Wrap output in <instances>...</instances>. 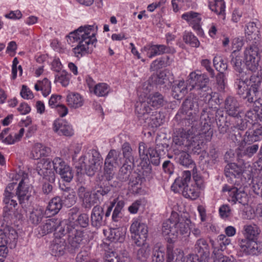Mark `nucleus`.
Here are the masks:
<instances>
[{
  "mask_svg": "<svg viewBox=\"0 0 262 262\" xmlns=\"http://www.w3.org/2000/svg\"><path fill=\"white\" fill-rule=\"evenodd\" d=\"M220 134H225L230 125L228 117L223 111L216 107H209L203 109L200 117L199 124L202 126V133L205 134L208 140H211L213 135L212 125L214 118Z\"/></svg>",
  "mask_w": 262,
  "mask_h": 262,
  "instance_id": "obj_2",
  "label": "nucleus"
},
{
  "mask_svg": "<svg viewBox=\"0 0 262 262\" xmlns=\"http://www.w3.org/2000/svg\"><path fill=\"white\" fill-rule=\"evenodd\" d=\"M7 242L6 235L2 231H0V262L4 261L8 253L7 247H6Z\"/></svg>",
  "mask_w": 262,
  "mask_h": 262,
  "instance_id": "obj_51",
  "label": "nucleus"
},
{
  "mask_svg": "<svg viewBox=\"0 0 262 262\" xmlns=\"http://www.w3.org/2000/svg\"><path fill=\"white\" fill-rule=\"evenodd\" d=\"M213 66L220 73L226 71L228 68L227 61L220 56H215L213 60Z\"/></svg>",
  "mask_w": 262,
  "mask_h": 262,
  "instance_id": "obj_57",
  "label": "nucleus"
},
{
  "mask_svg": "<svg viewBox=\"0 0 262 262\" xmlns=\"http://www.w3.org/2000/svg\"><path fill=\"white\" fill-rule=\"evenodd\" d=\"M70 75L65 71H62L55 76L54 82H60L62 86H66L69 84Z\"/></svg>",
  "mask_w": 262,
  "mask_h": 262,
  "instance_id": "obj_61",
  "label": "nucleus"
},
{
  "mask_svg": "<svg viewBox=\"0 0 262 262\" xmlns=\"http://www.w3.org/2000/svg\"><path fill=\"white\" fill-rule=\"evenodd\" d=\"M116 167V166L111 164L110 162H107L105 161L104 176H103L105 180L110 181L113 179Z\"/></svg>",
  "mask_w": 262,
  "mask_h": 262,
  "instance_id": "obj_54",
  "label": "nucleus"
},
{
  "mask_svg": "<svg viewBox=\"0 0 262 262\" xmlns=\"http://www.w3.org/2000/svg\"><path fill=\"white\" fill-rule=\"evenodd\" d=\"M110 90V86L105 83H99L95 85L93 89L94 93L99 97L105 96Z\"/></svg>",
  "mask_w": 262,
  "mask_h": 262,
  "instance_id": "obj_55",
  "label": "nucleus"
},
{
  "mask_svg": "<svg viewBox=\"0 0 262 262\" xmlns=\"http://www.w3.org/2000/svg\"><path fill=\"white\" fill-rule=\"evenodd\" d=\"M174 154L177 155L176 158L177 162L181 165L186 167H194L195 166V163L192 160L190 155L186 151L181 149H176L174 148Z\"/></svg>",
  "mask_w": 262,
  "mask_h": 262,
  "instance_id": "obj_28",
  "label": "nucleus"
},
{
  "mask_svg": "<svg viewBox=\"0 0 262 262\" xmlns=\"http://www.w3.org/2000/svg\"><path fill=\"white\" fill-rule=\"evenodd\" d=\"M123 155L125 159V161L135 162L134 157L132 155V149L127 142H125L122 146Z\"/></svg>",
  "mask_w": 262,
  "mask_h": 262,
  "instance_id": "obj_60",
  "label": "nucleus"
},
{
  "mask_svg": "<svg viewBox=\"0 0 262 262\" xmlns=\"http://www.w3.org/2000/svg\"><path fill=\"white\" fill-rule=\"evenodd\" d=\"M104 206L99 205L95 206L91 213V225L97 229L104 226L106 223L105 212L104 210Z\"/></svg>",
  "mask_w": 262,
  "mask_h": 262,
  "instance_id": "obj_16",
  "label": "nucleus"
},
{
  "mask_svg": "<svg viewBox=\"0 0 262 262\" xmlns=\"http://www.w3.org/2000/svg\"><path fill=\"white\" fill-rule=\"evenodd\" d=\"M77 193L82 207L85 209H90L95 204L101 202L93 190L91 191L84 186L79 187Z\"/></svg>",
  "mask_w": 262,
  "mask_h": 262,
  "instance_id": "obj_11",
  "label": "nucleus"
},
{
  "mask_svg": "<svg viewBox=\"0 0 262 262\" xmlns=\"http://www.w3.org/2000/svg\"><path fill=\"white\" fill-rule=\"evenodd\" d=\"M122 157L120 152L115 149L111 150L107 155L105 161L110 162L112 165L117 166L121 164Z\"/></svg>",
  "mask_w": 262,
  "mask_h": 262,
  "instance_id": "obj_43",
  "label": "nucleus"
},
{
  "mask_svg": "<svg viewBox=\"0 0 262 262\" xmlns=\"http://www.w3.org/2000/svg\"><path fill=\"white\" fill-rule=\"evenodd\" d=\"M113 188V185L109 181L104 179L101 176L96 180L95 185L93 188V191L99 197L101 202L103 201L104 196H107Z\"/></svg>",
  "mask_w": 262,
  "mask_h": 262,
  "instance_id": "obj_15",
  "label": "nucleus"
},
{
  "mask_svg": "<svg viewBox=\"0 0 262 262\" xmlns=\"http://www.w3.org/2000/svg\"><path fill=\"white\" fill-rule=\"evenodd\" d=\"M230 198L231 201L234 203L238 202L244 205L247 204V194L243 191H239L237 188L233 189V191L231 192V196Z\"/></svg>",
  "mask_w": 262,
  "mask_h": 262,
  "instance_id": "obj_44",
  "label": "nucleus"
},
{
  "mask_svg": "<svg viewBox=\"0 0 262 262\" xmlns=\"http://www.w3.org/2000/svg\"><path fill=\"white\" fill-rule=\"evenodd\" d=\"M194 251L200 257L201 262H209L210 248L205 238H200L196 241L194 246Z\"/></svg>",
  "mask_w": 262,
  "mask_h": 262,
  "instance_id": "obj_17",
  "label": "nucleus"
},
{
  "mask_svg": "<svg viewBox=\"0 0 262 262\" xmlns=\"http://www.w3.org/2000/svg\"><path fill=\"white\" fill-rule=\"evenodd\" d=\"M142 246V247L137 251V259L139 262H146L149 256L150 249L149 247L145 244Z\"/></svg>",
  "mask_w": 262,
  "mask_h": 262,
  "instance_id": "obj_53",
  "label": "nucleus"
},
{
  "mask_svg": "<svg viewBox=\"0 0 262 262\" xmlns=\"http://www.w3.org/2000/svg\"><path fill=\"white\" fill-rule=\"evenodd\" d=\"M224 173L226 177L239 178L243 173V169L242 167L232 163L226 166Z\"/></svg>",
  "mask_w": 262,
  "mask_h": 262,
  "instance_id": "obj_36",
  "label": "nucleus"
},
{
  "mask_svg": "<svg viewBox=\"0 0 262 262\" xmlns=\"http://www.w3.org/2000/svg\"><path fill=\"white\" fill-rule=\"evenodd\" d=\"M239 104L237 99L231 96H227L224 101V108L226 113L230 116L238 118L241 117L239 112Z\"/></svg>",
  "mask_w": 262,
  "mask_h": 262,
  "instance_id": "obj_23",
  "label": "nucleus"
},
{
  "mask_svg": "<svg viewBox=\"0 0 262 262\" xmlns=\"http://www.w3.org/2000/svg\"><path fill=\"white\" fill-rule=\"evenodd\" d=\"M167 262H185L183 252L179 249L173 251L168 250Z\"/></svg>",
  "mask_w": 262,
  "mask_h": 262,
  "instance_id": "obj_42",
  "label": "nucleus"
},
{
  "mask_svg": "<svg viewBox=\"0 0 262 262\" xmlns=\"http://www.w3.org/2000/svg\"><path fill=\"white\" fill-rule=\"evenodd\" d=\"M103 163L100 153L95 149L91 150L88 156H82L79 160L81 170H84L89 176H93L100 170Z\"/></svg>",
  "mask_w": 262,
  "mask_h": 262,
  "instance_id": "obj_8",
  "label": "nucleus"
},
{
  "mask_svg": "<svg viewBox=\"0 0 262 262\" xmlns=\"http://www.w3.org/2000/svg\"><path fill=\"white\" fill-rule=\"evenodd\" d=\"M191 174L189 170L184 171L181 178L176 179L172 187H178L180 189H181L184 186L191 184Z\"/></svg>",
  "mask_w": 262,
  "mask_h": 262,
  "instance_id": "obj_45",
  "label": "nucleus"
},
{
  "mask_svg": "<svg viewBox=\"0 0 262 262\" xmlns=\"http://www.w3.org/2000/svg\"><path fill=\"white\" fill-rule=\"evenodd\" d=\"M254 239H242L239 241L238 245L241 250L247 255H250L252 246Z\"/></svg>",
  "mask_w": 262,
  "mask_h": 262,
  "instance_id": "obj_58",
  "label": "nucleus"
},
{
  "mask_svg": "<svg viewBox=\"0 0 262 262\" xmlns=\"http://www.w3.org/2000/svg\"><path fill=\"white\" fill-rule=\"evenodd\" d=\"M182 194L186 198L191 200H195L199 196L198 188L192 183L183 186Z\"/></svg>",
  "mask_w": 262,
  "mask_h": 262,
  "instance_id": "obj_40",
  "label": "nucleus"
},
{
  "mask_svg": "<svg viewBox=\"0 0 262 262\" xmlns=\"http://www.w3.org/2000/svg\"><path fill=\"white\" fill-rule=\"evenodd\" d=\"M51 167V160L49 159H42L37 164L36 170L38 174L42 177L44 180L54 183L55 176Z\"/></svg>",
  "mask_w": 262,
  "mask_h": 262,
  "instance_id": "obj_14",
  "label": "nucleus"
},
{
  "mask_svg": "<svg viewBox=\"0 0 262 262\" xmlns=\"http://www.w3.org/2000/svg\"><path fill=\"white\" fill-rule=\"evenodd\" d=\"M261 52L257 45H252L247 47L244 52V60L247 69L255 72L260 60Z\"/></svg>",
  "mask_w": 262,
  "mask_h": 262,
  "instance_id": "obj_9",
  "label": "nucleus"
},
{
  "mask_svg": "<svg viewBox=\"0 0 262 262\" xmlns=\"http://www.w3.org/2000/svg\"><path fill=\"white\" fill-rule=\"evenodd\" d=\"M57 224L58 222L57 220L47 219L43 222V224L39 226V232H40L39 233L41 235L43 236L55 231Z\"/></svg>",
  "mask_w": 262,
  "mask_h": 262,
  "instance_id": "obj_37",
  "label": "nucleus"
},
{
  "mask_svg": "<svg viewBox=\"0 0 262 262\" xmlns=\"http://www.w3.org/2000/svg\"><path fill=\"white\" fill-rule=\"evenodd\" d=\"M182 18L186 20L199 35H203V31L200 24L201 18L199 13L189 11L182 14Z\"/></svg>",
  "mask_w": 262,
  "mask_h": 262,
  "instance_id": "obj_22",
  "label": "nucleus"
},
{
  "mask_svg": "<svg viewBox=\"0 0 262 262\" xmlns=\"http://www.w3.org/2000/svg\"><path fill=\"white\" fill-rule=\"evenodd\" d=\"M184 41L192 47L198 48L200 46V41L196 36L191 32L185 31L183 36Z\"/></svg>",
  "mask_w": 262,
  "mask_h": 262,
  "instance_id": "obj_52",
  "label": "nucleus"
},
{
  "mask_svg": "<svg viewBox=\"0 0 262 262\" xmlns=\"http://www.w3.org/2000/svg\"><path fill=\"white\" fill-rule=\"evenodd\" d=\"M187 218L180 216L178 213L172 212L170 217L162 225V233L163 236L168 235L170 238H176L180 235L188 236L190 233Z\"/></svg>",
  "mask_w": 262,
  "mask_h": 262,
  "instance_id": "obj_4",
  "label": "nucleus"
},
{
  "mask_svg": "<svg viewBox=\"0 0 262 262\" xmlns=\"http://www.w3.org/2000/svg\"><path fill=\"white\" fill-rule=\"evenodd\" d=\"M44 216V212L42 209H34L30 214L29 220L34 225H38Z\"/></svg>",
  "mask_w": 262,
  "mask_h": 262,
  "instance_id": "obj_49",
  "label": "nucleus"
},
{
  "mask_svg": "<svg viewBox=\"0 0 262 262\" xmlns=\"http://www.w3.org/2000/svg\"><path fill=\"white\" fill-rule=\"evenodd\" d=\"M246 238L255 239L259 233L258 227L255 225H247L244 226Z\"/></svg>",
  "mask_w": 262,
  "mask_h": 262,
  "instance_id": "obj_46",
  "label": "nucleus"
},
{
  "mask_svg": "<svg viewBox=\"0 0 262 262\" xmlns=\"http://www.w3.org/2000/svg\"><path fill=\"white\" fill-rule=\"evenodd\" d=\"M66 247V238L55 237L51 245L52 254L55 256L62 255Z\"/></svg>",
  "mask_w": 262,
  "mask_h": 262,
  "instance_id": "obj_29",
  "label": "nucleus"
},
{
  "mask_svg": "<svg viewBox=\"0 0 262 262\" xmlns=\"http://www.w3.org/2000/svg\"><path fill=\"white\" fill-rule=\"evenodd\" d=\"M230 63L236 72L235 82L245 80L248 78L246 73L244 71L245 66L246 65L245 63H244L243 57L237 55V52L236 51H234L230 55Z\"/></svg>",
  "mask_w": 262,
  "mask_h": 262,
  "instance_id": "obj_12",
  "label": "nucleus"
},
{
  "mask_svg": "<svg viewBox=\"0 0 262 262\" xmlns=\"http://www.w3.org/2000/svg\"><path fill=\"white\" fill-rule=\"evenodd\" d=\"M210 243L213 249V253L215 256L223 255L222 252L226 250L227 246L231 244V239L225 235L218 236L215 240L210 239Z\"/></svg>",
  "mask_w": 262,
  "mask_h": 262,
  "instance_id": "obj_21",
  "label": "nucleus"
},
{
  "mask_svg": "<svg viewBox=\"0 0 262 262\" xmlns=\"http://www.w3.org/2000/svg\"><path fill=\"white\" fill-rule=\"evenodd\" d=\"M187 93V86L184 80H178L174 82L171 87V94L177 100L181 99Z\"/></svg>",
  "mask_w": 262,
  "mask_h": 262,
  "instance_id": "obj_27",
  "label": "nucleus"
},
{
  "mask_svg": "<svg viewBox=\"0 0 262 262\" xmlns=\"http://www.w3.org/2000/svg\"><path fill=\"white\" fill-rule=\"evenodd\" d=\"M53 130L60 136L71 137L74 135V130L72 126L63 119H57L54 121Z\"/></svg>",
  "mask_w": 262,
  "mask_h": 262,
  "instance_id": "obj_24",
  "label": "nucleus"
},
{
  "mask_svg": "<svg viewBox=\"0 0 262 262\" xmlns=\"http://www.w3.org/2000/svg\"><path fill=\"white\" fill-rule=\"evenodd\" d=\"M108 238L112 242H119L121 243L124 239V236L118 228H114L110 229Z\"/></svg>",
  "mask_w": 262,
  "mask_h": 262,
  "instance_id": "obj_64",
  "label": "nucleus"
},
{
  "mask_svg": "<svg viewBox=\"0 0 262 262\" xmlns=\"http://www.w3.org/2000/svg\"><path fill=\"white\" fill-rule=\"evenodd\" d=\"M188 78L187 81L192 88H196L198 90L205 91L210 90V88L207 85L209 79L206 74H199L195 72H192L189 74Z\"/></svg>",
  "mask_w": 262,
  "mask_h": 262,
  "instance_id": "obj_13",
  "label": "nucleus"
},
{
  "mask_svg": "<svg viewBox=\"0 0 262 262\" xmlns=\"http://www.w3.org/2000/svg\"><path fill=\"white\" fill-rule=\"evenodd\" d=\"M237 93L247 105L255 103L259 98L261 81L259 77L248 78L234 82Z\"/></svg>",
  "mask_w": 262,
  "mask_h": 262,
  "instance_id": "obj_6",
  "label": "nucleus"
},
{
  "mask_svg": "<svg viewBox=\"0 0 262 262\" xmlns=\"http://www.w3.org/2000/svg\"><path fill=\"white\" fill-rule=\"evenodd\" d=\"M62 204V200L59 196L54 197L49 202L46 211L51 215H55L61 209Z\"/></svg>",
  "mask_w": 262,
  "mask_h": 262,
  "instance_id": "obj_35",
  "label": "nucleus"
},
{
  "mask_svg": "<svg viewBox=\"0 0 262 262\" xmlns=\"http://www.w3.org/2000/svg\"><path fill=\"white\" fill-rule=\"evenodd\" d=\"M135 166V162L125 161L118 172L117 178L121 182H126L129 179L132 171Z\"/></svg>",
  "mask_w": 262,
  "mask_h": 262,
  "instance_id": "obj_33",
  "label": "nucleus"
},
{
  "mask_svg": "<svg viewBox=\"0 0 262 262\" xmlns=\"http://www.w3.org/2000/svg\"><path fill=\"white\" fill-rule=\"evenodd\" d=\"M4 195L5 198L4 199V202L6 204V206L4 207L3 218L4 221L8 223L10 220V216L11 214L9 212H11V210L12 209V207H15L17 206V203L15 200L12 199V196L11 193L6 194V193L5 192Z\"/></svg>",
  "mask_w": 262,
  "mask_h": 262,
  "instance_id": "obj_30",
  "label": "nucleus"
},
{
  "mask_svg": "<svg viewBox=\"0 0 262 262\" xmlns=\"http://www.w3.org/2000/svg\"><path fill=\"white\" fill-rule=\"evenodd\" d=\"M245 32L248 39L254 40L256 43L259 38V31L256 24L254 22H249L246 26Z\"/></svg>",
  "mask_w": 262,
  "mask_h": 262,
  "instance_id": "obj_38",
  "label": "nucleus"
},
{
  "mask_svg": "<svg viewBox=\"0 0 262 262\" xmlns=\"http://www.w3.org/2000/svg\"><path fill=\"white\" fill-rule=\"evenodd\" d=\"M74 227L70 224L68 221L63 220L60 222H58L57 225L55 229V232L54 233V236L56 237H63L66 235L69 234L70 232L73 229Z\"/></svg>",
  "mask_w": 262,
  "mask_h": 262,
  "instance_id": "obj_31",
  "label": "nucleus"
},
{
  "mask_svg": "<svg viewBox=\"0 0 262 262\" xmlns=\"http://www.w3.org/2000/svg\"><path fill=\"white\" fill-rule=\"evenodd\" d=\"M67 102L68 105L72 108H77L83 104V99L78 93H73L68 95Z\"/></svg>",
  "mask_w": 262,
  "mask_h": 262,
  "instance_id": "obj_39",
  "label": "nucleus"
},
{
  "mask_svg": "<svg viewBox=\"0 0 262 262\" xmlns=\"http://www.w3.org/2000/svg\"><path fill=\"white\" fill-rule=\"evenodd\" d=\"M153 110L146 100L137 101L135 104V112L141 123H146Z\"/></svg>",
  "mask_w": 262,
  "mask_h": 262,
  "instance_id": "obj_18",
  "label": "nucleus"
},
{
  "mask_svg": "<svg viewBox=\"0 0 262 262\" xmlns=\"http://www.w3.org/2000/svg\"><path fill=\"white\" fill-rule=\"evenodd\" d=\"M202 126H191L188 129L180 128L178 135L173 139L174 146H184L194 154L199 155L203 150L204 141H209L205 135L202 134Z\"/></svg>",
  "mask_w": 262,
  "mask_h": 262,
  "instance_id": "obj_1",
  "label": "nucleus"
},
{
  "mask_svg": "<svg viewBox=\"0 0 262 262\" xmlns=\"http://www.w3.org/2000/svg\"><path fill=\"white\" fill-rule=\"evenodd\" d=\"M124 201L122 200H119L118 198L114 199L111 203V205L107 207L105 212V216L108 217L112 211L113 208L115 207L114 210L121 212L124 206Z\"/></svg>",
  "mask_w": 262,
  "mask_h": 262,
  "instance_id": "obj_48",
  "label": "nucleus"
},
{
  "mask_svg": "<svg viewBox=\"0 0 262 262\" xmlns=\"http://www.w3.org/2000/svg\"><path fill=\"white\" fill-rule=\"evenodd\" d=\"M161 45H148L144 47L143 50L146 52L148 57L151 58L153 57L162 54Z\"/></svg>",
  "mask_w": 262,
  "mask_h": 262,
  "instance_id": "obj_47",
  "label": "nucleus"
},
{
  "mask_svg": "<svg viewBox=\"0 0 262 262\" xmlns=\"http://www.w3.org/2000/svg\"><path fill=\"white\" fill-rule=\"evenodd\" d=\"M245 147L240 146L236 149L235 152L237 156L239 158H250L252 157L258 151L259 145L258 144H247Z\"/></svg>",
  "mask_w": 262,
  "mask_h": 262,
  "instance_id": "obj_26",
  "label": "nucleus"
},
{
  "mask_svg": "<svg viewBox=\"0 0 262 262\" xmlns=\"http://www.w3.org/2000/svg\"><path fill=\"white\" fill-rule=\"evenodd\" d=\"M138 150L141 161L137 165V170L140 174L150 179L152 174L150 162L154 165H159L160 162L159 154L153 147H149L147 148L144 142L139 143Z\"/></svg>",
  "mask_w": 262,
  "mask_h": 262,
  "instance_id": "obj_5",
  "label": "nucleus"
},
{
  "mask_svg": "<svg viewBox=\"0 0 262 262\" xmlns=\"http://www.w3.org/2000/svg\"><path fill=\"white\" fill-rule=\"evenodd\" d=\"M171 63L170 61H165V57H163L154 60L150 64V69L152 71L157 70L162 67H167Z\"/></svg>",
  "mask_w": 262,
  "mask_h": 262,
  "instance_id": "obj_62",
  "label": "nucleus"
},
{
  "mask_svg": "<svg viewBox=\"0 0 262 262\" xmlns=\"http://www.w3.org/2000/svg\"><path fill=\"white\" fill-rule=\"evenodd\" d=\"M210 9L217 15H223L225 13V3L224 0H209Z\"/></svg>",
  "mask_w": 262,
  "mask_h": 262,
  "instance_id": "obj_41",
  "label": "nucleus"
},
{
  "mask_svg": "<svg viewBox=\"0 0 262 262\" xmlns=\"http://www.w3.org/2000/svg\"><path fill=\"white\" fill-rule=\"evenodd\" d=\"M52 164L54 169L57 173L70 167L61 158L59 157H56L53 159Z\"/></svg>",
  "mask_w": 262,
  "mask_h": 262,
  "instance_id": "obj_59",
  "label": "nucleus"
},
{
  "mask_svg": "<svg viewBox=\"0 0 262 262\" xmlns=\"http://www.w3.org/2000/svg\"><path fill=\"white\" fill-rule=\"evenodd\" d=\"M262 139V124L254 129H249L244 136L243 142L246 144H251Z\"/></svg>",
  "mask_w": 262,
  "mask_h": 262,
  "instance_id": "obj_25",
  "label": "nucleus"
},
{
  "mask_svg": "<svg viewBox=\"0 0 262 262\" xmlns=\"http://www.w3.org/2000/svg\"><path fill=\"white\" fill-rule=\"evenodd\" d=\"M70 232L68 241L71 250H78L83 243L84 232L75 227Z\"/></svg>",
  "mask_w": 262,
  "mask_h": 262,
  "instance_id": "obj_19",
  "label": "nucleus"
},
{
  "mask_svg": "<svg viewBox=\"0 0 262 262\" xmlns=\"http://www.w3.org/2000/svg\"><path fill=\"white\" fill-rule=\"evenodd\" d=\"M152 258L153 262H164L165 252L163 247L155 246L153 249Z\"/></svg>",
  "mask_w": 262,
  "mask_h": 262,
  "instance_id": "obj_56",
  "label": "nucleus"
},
{
  "mask_svg": "<svg viewBox=\"0 0 262 262\" xmlns=\"http://www.w3.org/2000/svg\"><path fill=\"white\" fill-rule=\"evenodd\" d=\"M146 101L152 108L162 106L166 102L164 97L159 92L150 94L147 98Z\"/></svg>",
  "mask_w": 262,
  "mask_h": 262,
  "instance_id": "obj_34",
  "label": "nucleus"
},
{
  "mask_svg": "<svg viewBox=\"0 0 262 262\" xmlns=\"http://www.w3.org/2000/svg\"><path fill=\"white\" fill-rule=\"evenodd\" d=\"M200 97L202 98V100L206 103H210L213 101V98L219 99L218 94L211 92V89L209 91H201L200 93Z\"/></svg>",
  "mask_w": 262,
  "mask_h": 262,
  "instance_id": "obj_63",
  "label": "nucleus"
},
{
  "mask_svg": "<svg viewBox=\"0 0 262 262\" xmlns=\"http://www.w3.org/2000/svg\"><path fill=\"white\" fill-rule=\"evenodd\" d=\"M130 231L132 238L137 246L143 245L148 236L147 226L138 221H135L131 225Z\"/></svg>",
  "mask_w": 262,
  "mask_h": 262,
  "instance_id": "obj_10",
  "label": "nucleus"
},
{
  "mask_svg": "<svg viewBox=\"0 0 262 262\" xmlns=\"http://www.w3.org/2000/svg\"><path fill=\"white\" fill-rule=\"evenodd\" d=\"M152 127H158L163 123V118L160 112L153 110L146 122Z\"/></svg>",
  "mask_w": 262,
  "mask_h": 262,
  "instance_id": "obj_50",
  "label": "nucleus"
},
{
  "mask_svg": "<svg viewBox=\"0 0 262 262\" xmlns=\"http://www.w3.org/2000/svg\"><path fill=\"white\" fill-rule=\"evenodd\" d=\"M199 112V104L196 99L189 97L185 100L182 105L181 123L185 126H198V115Z\"/></svg>",
  "mask_w": 262,
  "mask_h": 262,
  "instance_id": "obj_7",
  "label": "nucleus"
},
{
  "mask_svg": "<svg viewBox=\"0 0 262 262\" xmlns=\"http://www.w3.org/2000/svg\"><path fill=\"white\" fill-rule=\"evenodd\" d=\"M51 152V148L39 143H36L31 152L32 158L38 160L42 157H48Z\"/></svg>",
  "mask_w": 262,
  "mask_h": 262,
  "instance_id": "obj_32",
  "label": "nucleus"
},
{
  "mask_svg": "<svg viewBox=\"0 0 262 262\" xmlns=\"http://www.w3.org/2000/svg\"><path fill=\"white\" fill-rule=\"evenodd\" d=\"M29 187L24 182V179H21L17 188L16 195L17 196L19 204L23 208L26 207L28 201L31 196L29 191Z\"/></svg>",
  "mask_w": 262,
  "mask_h": 262,
  "instance_id": "obj_20",
  "label": "nucleus"
},
{
  "mask_svg": "<svg viewBox=\"0 0 262 262\" xmlns=\"http://www.w3.org/2000/svg\"><path fill=\"white\" fill-rule=\"evenodd\" d=\"M94 28V25L81 26L68 35L71 41L78 43L73 49V52L77 57L80 58L88 54L90 45H94L95 46L97 40L95 36L96 31Z\"/></svg>",
  "mask_w": 262,
  "mask_h": 262,
  "instance_id": "obj_3",
  "label": "nucleus"
}]
</instances>
